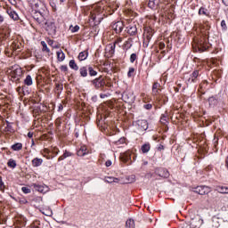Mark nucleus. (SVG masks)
I'll use <instances>...</instances> for the list:
<instances>
[{"mask_svg":"<svg viewBox=\"0 0 228 228\" xmlns=\"http://www.w3.org/2000/svg\"><path fill=\"white\" fill-rule=\"evenodd\" d=\"M198 49L200 53H204V51H207L208 47L204 46L202 44L198 45Z\"/></svg>","mask_w":228,"mask_h":228,"instance_id":"obj_38","label":"nucleus"},{"mask_svg":"<svg viewBox=\"0 0 228 228\" xmlns=\"http://www.w3.org/2000/svg\"><path fill=\"white\" fill-rule=\"evenodd\" d=\"M69 67L73 70H79V66H77V64L76 63V61L74 60L69 61Z\"/></svg>","mask_w":228,"mask_h":228,"instance_id":"obj_28","label":"nucleus"},{"mask_svg":"<svg viewBox=\"0 0 228 228\" xmlns=\"http://www.w3.org/2000/svg\"><path fill=\"white\" fill-rule=\"evenodd\" d=\"M105 181H106V183H118V178L112 177V176H107L105 178Z\"/></svg>","mask_w":228,"mask_h":228,"instance_id":"obj_31","label":"nucleus"},{"mask_svg":"<svg viewBox=\"0 0 228 228\" xmlns=\"http://www.w3.org/2000/svg\"><path fill=\"white\" fill-rule=\"evenodd\" d=\"M41 45L43 46L42 51L44 53H47V54L51 53V50L49 49V47H47V43H45V41H41Z\"/></svg>","mask_w":228,"mask_h":228,"instance_id":"obj_29","label":"nucleus"},{"mask_svg":"<svg viewBox=\"0 0 228 228\" xmlns=\"http://www.w3.org/2000/svg\"><path fill=\"white\" fill-rule=\"evenodd\" d=\"M63 110V105L60 104V106H59V110Z\"/></svg>","mask_w":228,"mask_h":228,"instance_id":"obj_62","label":"nucleus"},{"mask_svg":"<svg viewBox=\"0 0 228 228\" xmlns=\"http://www.w3.org/2000/svg\"><path fill=\"white\" fill-rule=\"evenodd\" d=\"M156 175L162 177L163 179H168L170 177V173L165 167H158L155 169Z\"/></svg>","mask_w":228,"mask_h":228,"instance_id":"obj_6","label":"nucleus"},{"mask_svg":"<svg viewBox=\"0 0 228 228\" xmlns=\"http://www.w3.org/2000/svg\"><path fill=\"white\" fill-rule=\"evenodd\" d=\"M199 15H206L207 17H208L209 16V12H208V9H206L204 7H201L199 10Z\"/></svg>","mask_w":228,"mask_h":228,"instance_id":"obj_34","label":"nucleus"},{"mask_svg":"<svg viewBox=\"0 0 228 228\" xmlns=\"http://www.w3.org/2000/svg\"><path fill=\"white\" fill-rule=\"evenodd\" d=\"M63 159H65V157L64 155H61L59 157L58 161H63Z\"/></svg>","mask_w":228,"mask_h":228,"instance_id":"obj_55","label":"nucleus"},{"mask_svg":"<svg viewBox=\"0 0 228 228\" xmlns=\"http://www.w3.org/2000/svg\"><path fill=\"white\" fill-rule=\"evenodd\" d=\"M7 167H9L10 168H15V167H17V162L13 159H10L8 162H7Z\"/></svg>","mask_w":228,"mask_h":228,"instance_id":"obj_35","label":"nucleus"},{"mask_svg":"<svg viewBox=\"0 0 228 228\" xmlns=\"http://www.w3.org/2000/svg\"><path fill=\"white\" fill-rule=\"evenodd\" d=\"M141 151H142V154H147V152H149V151H151V143H149V142L144 143L141 147Z\"/></svg>","mask_w":228,"mask_h":228,"instance_id":"obj_21","label":"nucleus"},{"mask_svg":"<svg viewBox=\"0 0 228 228\" xmlns=\"http://www.w3.org/2000/svg\"><path fill=\"white\" fill-rule=\"evenodd\" d=\"M56 88H57L58 90H63V85H61V84H56Z\"/></svg>","mask_w":228,"mask_h":228,"instance_id":"obj_51","label":"nucleus"},{"mask_svg":"<svg viewBox=\"0 0 228 228\" xmlns=\"http://www.w3.org/2000/svg\"><path fill=\"white\" fill-rule=\"evenodd\" d=\"M208 102H210V104H211V102H213L214 104H216V99H215V97H210L208 99Z\"/></svg>","mask_w":228,"mask_h":228,"instance_id":"obj_50","label":"nucleus"},{"mask_svg":"<svg viewBox=\"0 0 228 228\" xmlns=\"http://www.w3.org/2000/svg\"><path fill=\"white\" fill-rule=\"evenodd\" d=\"M7 13L12 20H19V14L12 9H7Z\"/></svg>","mask_w":228,"mask_h":228,"instance_id":"obj_13","label":"nucleus"},{"mask_svg":"<svg viewBox=\"0 0 228 228\" xmlns=\"http://www.w3.org/2000/svg\"><path fill=\"white\" fill-rule=\"evenodd\" d=\"M159 88H161V85L158 82H155L152 86L153 95H158V94H159Z\"/></svg>","mask_w":228,"mask_h":228,"instance_id":"obj_17","label":"nucleus"},{"mask_svg":"<svg viewBox=\"0 0 228 228\" xmlns=\"http://www.w3.org/2000/svg\"><path fill=\"white\" fill-rule=\"evenodd\" d=\"M144 110H152V104L148 103L143 105Z\"/></svg>","mask_w":228,"mask_h":228,"instance_id":"obj_48","label":"nucleus"},{"mask_svg":"<svg viewBox=\"0 0 228 228\" xmlns=\"http://www.w3.org/2000/svg\"><path fill=\"white\" fill-rule=\"evenodd\" d=\"M20 76H22V69H20V68H16L10 73V77H12L13 81H19Z\"/></svg>","mask_w":228,"mask_h":228,"instance_id":"obj_9","label":"nucleus"},{"mask_svg":"<svg viewBox=\"0 0 228 228\" xmlns=\"http://www.w3.org/2000/svg\"><path fill=\"white\" fill-rule=\"evenodd\" d=\"M42 163H44V159H42L40 158H35L32 159V167H40L42 165Z\"/></svg>","mask_w":228,"mask_h":228,"instance_id":"obj_18","label":"nucleus"},{"mask_svg":"<svg viewBox=\"0 0 228 228\" xmlns=\"http://www.w3.org/2000/svg\"><path fill=\"white\" fill-rule=\"evenodd\" d=\"M112 164H113V163L111 162V160H107V161L105 162V167H111Z\"/></svg>","mask_w":228,"mask_h":228,"instance_id":"obj_52","label":"nucleus"},{"mask_svg":"<svg viewBox=\"0 0 228 228\" xmlns=\"http://www.w3.org/2000/svg\"><path fill=\"white\" fill-rule=\"evenodd\" d=\"M45 29L47 31L50 37H56V31L58 30V26L54 20H47L45 23Z\"/></svg>","mask_w":228,"mask_h":228,"instance_id":"obj_2","label":"nucleus"},{"mask_svg":"<svg viewBox=\"0 0 228 228\" xmlns=\"http://www.w3.org/2000/svg\"><path fill=\"white\" fill-rule=\"evenodd\" d=\"M21 191H23V193L28 194V193H31V189L28 188V187H22Z\"/></svg>","mask_w":228,"mask_h":228,"instance_id":"obj_42","label":"nucleus"},{"mask_svg":"<svg viewBox=\"0 0 228 228\" xmlns=\"http://www.w3.org/2000/svg\"><path fill=\"white\" fill-rule=\"evenodd\" d=\"M100 97H101V99H106V97H108V94H100Z\"/></svg>","mask_w":228,"mask_h":228,"instance_id":"obj_54","label":"nucleus"},{"mask_svg":"<svg viewBox=\"0 0 228 228\" xmlns=\"http://www.w3.org/2000/svg\"><path fill=\"white\" fill-rule=\"evenodd\" d=\"M159 48L163 50L165 48V43H159Z\"/></svg>","mask_w":228,"mask_h":228,"instance_id":"obj_53","label":"nucleus"},{"mask_svg":"<svg viewBox=\"0 0 228 228\" xmlns=\"http://www.w3.org/2000/svg\"><path fill=\"white\" fill-rule=\"evenodd\" d=\"M221 28H222V29H227V24L225 23V20H222L221 21Z\"/></svg>","mask_w":228,"mask_h":228,"instance_id":"obj_46","label":"nucleus"},{"mask_svg":"<svg viewBox=\"0 0 228 228\" xmlns=\"http://www.w3.org/2000/svg\"><path fill=\"white\" fill-rule=\"evenodd\" d=\"M4 184V183H3V180L0 181V186L1 188H3V185Z\"/></svg>","mask_w":228,"mask_h":228,"instance_id":"obj_61","label":"nucleus"},{"mask_svg":"<svg viewBox=\"0 0 228 228\" xmlns=\"http://www.w3.org/2000/svg\"><path fill=\"white\" fill-rule=\"evenodd\" d=\"M32 145H35V141L32 140Z\"/></svg>","mask_w":228,"mask_h":228,"instance_id":"obj_64","label":"nucleus"},{"mask_svg":"<svg viewBox=\"0 0 228 228\" xmlns=\"http://www.w3.org/2000/svg\"><path fill=\"white\" fill-rule=\"evenodd\" d=\"M90 151H88V148L86 146H81L80 149L77 151V156L83 157L86 156V154H89Z\"/></svg>","mask_w":228,"mask_h":228,"instance_id":"obj_12","label":"nucleus"},{"mask_svg":"<svg viewBox=\"0 0 228 228\" xmlns=\"http://www.w3.org/2000/svg\"><path fill=\"white\" fill-rule=\"evenodd\" d=\"M122 143H126V137H122L116 142V144L122 145Z\"/></svg>","mask_w":228,"mask_h":228,"instance_id":"obj_41","label":"nucleus"},{"mask_svg":"<svg viewBox=\"0 0 228 228\" xmlns=\"http://www.w3.org/2000/svg\"><path fill=\"white\" fill-rule=\"evenodd\" d=\"M86 58H88V52H86V51L81 52L78 54L79 61H85V60H86Z\"/></svg>","mask_w":228,"mask_h":228,"instance_id":"obj_23","label":"nucleus"},{"mask_svg":"<svg viewBox=\"0 0 228 228\" xmlns=\"http://www.w3.org/2000/svg\"><path fill=\"white\" fill-rule=\"evenodd\" d=\"M69 30L71 31V33H77V31H79V26L76 25V26H69Z\"/></svg>","mask_w":228,"mask_h":228,"instance_id":"obj_37","label":"nucleus"},{"mask_svg":"<svg viewBox=\"0 0 228 228\" xmlns=\"http://www.w3.org/2000/svg\"><path fill=\"white\" fill-rule=\"evenodd\" d=\"M24 85H26V86H31V85H33V77H31V75L26 76Z\"/></svg>","mask_w":228,"mask_h":228,"instance_id":"obj_19","label":"nucleus"},{"mask_svg":"<svg viewBox=\"0 0 228 228\" xmlns=\"http://www.w3.org/2000/svg\"><path fill=\"white\" fill-rule=\"evenodd\" d=\"M197 77H199V70H194L191 73V77L188 79V83H196Z\"/></svg>","mask_w":228,"mask_h":228,"instance_id":"obj_16","label":"nucleus"},{"mask_svg":"<svg viewBox=\"0 0 228 228\" xmlns=\"http://www.w3.org/2000/svg\"><path fill=\"white\" fill-rule=\"evenodd\" d=\"M133 74H134V68H129V70L127 72L128 77H132Z\"/></svg>","mask_w":228,"mask_h":228,"instance_id":"obj_43","label":"nucleus"},{"mask_svg":"<svg viewBox=\"0 0 228 228\" xmlns=\"http://www.w3.org/2000/svg\"><path fill=\"white\" fill-rule=\"evenodd\" d=\"M127 33L131 37H134V35H136V33H138V28H136V25L129 26L128 29H127Z\"/></svg>","mask_w":228,"mask_h":228,"instance_id":"obj_14","label":"nucleus"},{"mask_svg":"<svg viewBox=\"0 0 228 228\" xmlns=\"http://www.w3.org/2000/svg\"><path fill=\"white\" fill-rule=\"evenodd\" d=\"M122 37H118L117 40L114 41L113 45L110 46L111 51H115V47L118 45L120 47V44H122Z\"/></svg>","mask_w":228,"mask_h":228,"instance_id":"obj_22","label":"nucleus"},{"mask_svg":"<svg viewBox=\"0 0 228 228\" xmlns=\"http://www.w3.org/2000/svg\"><path fill=\"white\" fill-rule=\"evenodd\" d=\"M112 28L116 33H122V30L124 29V22L122 21H118L112 25Z\"/></svg>","mask_w":228,"mask_h":228,"instance_id":"obj_11","label":"nucleus"},{"mask_svg":"<svg viewBox=\"0 0 228 228\" xmlns=\"http://www.w3.org/2000/svg\"><path fill=\"white\" fill-rule=\"evenodd\" d=\"M34 15H36V17H40V13L37 12H35Z\"/></svg>","mask_w":228,"mask_h":228,"instance_id":"obj_60","label":"nucleus"},{"mask_svg":"<svg viewBox=\"0 0 228 228\" xmlns=\"http://www.w3.org/2000/svg\"><path fill=\"white\" fill-rule=\"evenodd\" d=\"M28 138H33V133L32 132H28Z\"/></svg>","mask_w":228,"mask_h":228,"instance_id":"obj_57","label":"nucleus"},{"mask_svg":"<svg viewBox=\"0 0 228 228\" xmlns=\"http://www.w3.org/2000/svg\"><path fill=\"white\" fill-rule=\"evenodd\" d=\"M91 83L96 90L103 88L104 85H106V81L104 80V78H102V76H100L99 77L93 79Z\"/></svg>","mask_w":228,"mask_h":228,"instance_id":"obj_5","label":"nucleus"},{"mask_svg":"<svg viewBox=\"0 0 228 228\" xmlns=\"http://www.w3.org/2000/svg\"><path fill=\"white\" fill-rule=\"evenodd\" d=\"M87 69L89 72V76H91V77L97 76V70H95L92 66H89Z\"/></svg>","mask_w":228,"mask_h":228,"instance_id":"obj_33","label":"nucleus"},{"mask_svg":"<svg viewBox=\"0 0 228 228\" xmlns=\"http://www.w3.org/2000/svg\"><path fill=\"white\" fill-rule=\"evenodd\" d=\"M28 3L32 10H34V12H37V13H39L40 17H37V14H34L33 18L35 19V20H37V22L41 24V22H43L44 20V15H45V12L47 10V8L45 7V4L42 0H28Z\"/></svg>","mask_w":228,"mask_h":228,"instance_id":"obj_1","label":"nucleus"},{"mask_svg":"<svg viewBox=\"0 0 228 228\" xmlns=\"http://www.w3.org/2000/svg\"><path fill=\"white\" fill-rule=\"evenodd\" d=\"M79 72L82 77H86V76H88V69H86V67L80 68Z\"/></svg>","mask_w":228,"mask_h":228,"instance_id":"obj_27","label":"nucleus"},{"mask_svg":"<svg viewBox=\"0 0 228 228\" xmlns=\"http://www.w3.org/2000/svg\"><path fill=\"white\" fill-rule=\"evenodd\" d=\"M43 215L45 216H53V210L51 208H43Z\"/></svg>","mask_w":228,"mask_h":228,"instance_id":"obj_32","label":"nucleus"},{"mask_svg":"<svg viewBox=\"0 0 228 228\" xmlns=\"http://www.w3.org/2000/svg\"><path fill=\"white\" fill-rule=\"evenodd\" d=\"M16 91L20 94V92H22V87L19 86L16 88Z\"/></svg>","mask_w":228,"mask_h":228,"instance_id":"obj_56","label":"nucleus"},{"mask_svg":"<svg viewBox=\"0 0 228 228\" xmlns=\"http://www.w3.org/2000/svg\"><path fill=\"white\" fill-rule=\"evenodd\" d=\"M53 152L55 156H58L60 154V150H58L57 147H54Z\"/></svg>","mask_w":228,"mask_h":228,"instance_id":"obj_49","label":"nucleus"},{"mask_svg":"<svg viewBox=\"0 0 228 228\" xmlns=\"http://www.w3.org/2000/svg\"><path fill=\"white\" fill-rule=\"evenodd\" d=\"M124 158H126L125 159H124ZM129 158H130V154L129 153H124L123 154V156L121 157V159H123L124 161H127V159H129Z\"/></svg>","mask_w":228,"mask_h":228,"instance_id":"obj_44","label":"nucleus"},{"mask_svg":"<svg viewBox=\"0 0 228 228\" xmlns=\"http://www.w3.org/2000/svg\"><path fill=\"white\" fill-rule=\"evenodd\" d=\"M153 36H154V30L150 27H146L143 32V44H145L146 45H149Z\"/></svg>","mask_w":228,"mask_h":228,"instance_id":"obj_4","label":"nucleus"},{"mask_svg":"<svg viewBox=\"0 0 228 228\" xmlns=\"http://www.w3.org/2000/svg\"><path fill=\"white\" fill-rule=\"evenodd\" d=\"M224 6H228V0H223Z\"/></svg>","mask_w":228,"mask_h":228,"instance_id":"obj_59","label":"nucleus"},{"mask_svg":"<svg viewBox=\"0 0 228 228\" xmlns=\"http://www.w3.org/2000/svg\"><path fill=\"white\" fill-rule=\"evenodd\" d=\"M218 193L228 194V188L224 186L217 187Z\"/></svg>","mask_w":228,"mask_h":228,"instance_id":"obj_30","label":"nucleus"},{"mask_svg":"<svg viewBox=\"0 0 228 228\" xmlns=\"http://www.w3.org/2000/svg\"><path fill=\"white\" fill-rule=\"evenodd\" d=\"M160 122H161V124H163L164 126H167V124H168V121L167 120V117H165V116H161V118H160Z\"/></svg>","mask_w":228,"mask_h":228,"instance_id":"obj_40","label":"nucleus"},{"mask_svg":"<svg viewBox=\"0 0 228 228\" xmlns=\"http://www.w3.org/2000/svg\"><path fill=\"white\" fill-rule=\"evenodd\" d=\"M56 54L58 61H63V60H65V53H63V51L59 50L57 51Z\"/></svg>","mask_w":228,"mask_h":228,"instance_id":"obj_25","label":"nucleus"},{"mask_svg":"<svg viewBox=\"0 0 228 228\" xmlns=\"http://www.w3.org/2000/svg\"><path fill=\"white\" fill-rule=\"evenodd\" d=\"M211 187L206 185H200L195 188V192L199 195H208V193H211Z\"/></svg>","mask_w":228,"mask_h":228,"instance_id":"obj_7","label":"nucleus"},{"mask_svg":"<svg viewBox=\"0 0 228 228\" xmlns=\"http://www.w3.org/2000/svg\"><path fill=\"white\" fill-rule=\"evenodd\" d=\"M63 156L65 159L70 158V156H72V153L68 151H65V152L63 153Z\"/></svg>","mask_w":228,"mask_h":228,"instance_id":"obj_45","label":"nucleus"},{"mask_svg":"<svg viewBox=\"0 0 228 228\" xmlns=\"http://www.w3.org/2000/svg\"><path fill=\"white\" fill-rule=\"evenodd\" d=\"M137 129L140 133L147 131L149 129V122H147L145 119H139L137 121Z\"/></svg>","mask_w":228,"mask_h":228,"instance_id":"obj_8","label":"nucleus"},{"mask_svg":"<svg viewBox=\"0 0 228 228\" xmlns=\"http://www.w3.org/2000/svg\"><path fill=\"white\" fill-rule=\"evenodd\" d=\"M32 186L36 191H39V193H47V191H49V187L45 184L38 185L37 183H32Z\"/></svg>","mask_w":228,"mask_h":228,"instance_id":"obj_10","label":"nucleus"},{"mask_svg":"<svg viewBox=\"0 0 228 228\" xmlns=\"http://www.w3.org/2000/svg\"><path fill=\"white\" fill-rule=\"evenodd\" d=\"M2 22H4V18L3 17V15L0 14V24H1Z\"/></svg>","mask_w":228,"mask_h":228,"instance_id":"obj_58","label":"nucleus"},{"mask_svg":"<svg viewBox=\"0 0 228 228\" xmlns=\"http://www.w3.org/2000/svg\"><path fill=\"white\" fill-rule=\"evenodd\" d=\"M47 44L53 47V49H60V45H58V43L54 42L53 39L47 40Z\"/></svg>","mask_w":228,"mask_h":228,"instance_id":"obj_24","label":"nucleus"},{"mask_svg":"<svg viewBox=\"0 0 228 228\" xmlns=\"http://www.w3.org/2000/svg\"><path fill=\"white\" fill-rule=\"evenodd\" d=\"M149 8L151 10H156L159 6V0H150L148 3Z\"/></svg>","mask_w":228,"mask_h":228,"instance_id":"obj_15","label":"nucleus"},{"mask_svg":"<svg viewBox=\"0 0 228 228\" xmlns=\"http://www.w3.org/2000/svg\"><path fill=\"white\" fill-rule=\"evenodd\" d=\"M61 72H67V70H69V68L67 67V65H62L61 66Z\"/></svg>","mask_w":228,"mask_h":228,"instance_id":"obj_47","label":"nucleus"},{"mask_svg":"<svg viewBox=\"0 0 228 228\" xmlns=\"http://www.w3.org/2000/svg\"><path fill=\"white\" fill-rule=\"evenodd\" d=\"M6 124H7L8 126H10V122L9 121H6Z\"/></svg>","mask_w":228,"mask_h":228,"instance_id":"obj_63","label":"nucleus"},{"mask_svg":"<svg viewBox=\"0 0 228 228\" xmlns=\"http://www.w3.org/2000/svg\"><path fill=\"white\" fill-rule=\"evenodd\" d=\"M126 226L128 228H134V220L128 219L126 223Z\"/></svg>","mask_w":228,"mask_h":228,"instance_id":"obj_36","label":"nucleus"},{"mask_svg":"<svg viewBox=\"0 0 228 228\" xmlns=\"http://www.w3.org/2000/svg\"><path fill=\"white\" fill-rule=\"evenodd\" d=\"M12 151H22V144L20 142H16L11 146Z\"/></svg>","mask_w":228,"mask_h":228,"instance_id":"obj_26","label":"nucleus"},{"mask_svg":"<svg viewBox=\"0 0 228 228\" xmlns=\"http://www.w3.org/2000/svg\"><path fill=\"white\" fill-rule=\"evenodd\" d=\"M20 47H21V45L19 42H13L11 45V49H12L13 51H17L18 53H20Z\"/></svg>","mask_w":228,"mask_h":228,"instance_id":"obj_20","label":"nucleus"},{"mask_svg":"<svg viewBox=\"0 0 228 228\" xmlns=\"http://www.w3.org/2000/svg\"><path fill=\"white\" fill-rule=\"evenodd\" d=\"M122 99L124 102H127L128 104H133L134 102V99H136V96H134V93L131 90H126L122 94Z\"/></svg>","mask_w":228,"mask_h":228,"instance_id":"obj_3","label":"nucleus"},{"mask_svg":"<svg viewBox=\"0 0 228 228\" xmlns=\"http://www.w3.org/2000/svg\"><path fill=\"white\" fill-rule=\"evenodd\" d=\"M138 58V56L136 55V53H132L130 55V62L131 63H134V61H136V59Z\"/></svg>","mask_w":228,"mask_h":228,"instance_id":"obj_39","label":"nucleus"}]
</instances>
